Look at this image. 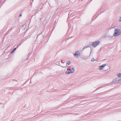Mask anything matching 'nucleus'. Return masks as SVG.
Segmentation results:
<instances>
[{
	"mask_svg": "<svg viewBox=\"0 0 121 121\" xmlns=\"http://www.w3.org/2000/svg\"><path fill=\"white\" fill-rule=\"evenodd\" d=\"M66 73L67 74H69L70 73H71L70 69H67L66 71Z\"/></svg>",
	"mask_w": 121,
	"mask_h": 121,
	"instance_id": "nucleus-6",
	"label": "nucleus"
},
{
	"mask_svg": "<svg viewBox=\"0 0 121 121\" xmlns=\"http://www.w3.org/2000/svg\"><path fill=\"white\" fill-rule=\"evenodd\" d=\"M94 59H93L91 61H94Z\"/></svg>",
	"mask_w": 121,
	"mask_h": 121,
	"instance_id": "nucleus-12",
	"label": "nucleus"
},
{
	"mask_svg": "<svg viewBox=\"0 0 121 121\" xmlns=\"http://www.w3.org/2000/svg\"><path fill=\"white\" fill-rule=\"evenodd\" d=\"M121 81V78L120 79H118V78H116L113 79L112 82H118L119 81Z\"/></svg>",
	"mask_w": 121,
	"mask_h": 121,
	"instance_id": "nucleus-3",
	"label": "nucleus"
},
{
	"mask_svg": "<svg viewBox=\"0 0 121 121\" xmlns=\"http://www.w3.org/2000/svg\"><path fill=\"white\" fill-rule=\"evenodd\" d=\"M70 64V61H69L67 62V64L68 65H69Z\"/></svg>",
	"mask_w": 121,
	"mask_h": 121,
	"instance_id": "nucleus-9",
	"label": "nucleus"
},
{
	"mask_svg": "<svg viewBox=\"0 0 121 121\" xmlns=\"http://www.w3.org/2000/svg\"><path fill=\"white\" fill-rule=\"evenodd\" d=\"M22 16V14H21L20 15V17H21V16Z\"/></svg>",
	"mask_w": 121,
	"mask_h": 121,
	"instance_id": "nucleus-13",
	"label": "nucleus"
},
{
	"mask_svg": "<svg viewBox=\"0 0 121 121\" xmlns=\"http://www.w3.org/2000/svg\"><path fill=\"white\" fill-rule=\"evenodd\" d=\"M121 19L119 21H121Z\"/></svg>",
	"mask_w": 121,
	"mask_h": 121,
	"instance_id": "nucleus-14",
	"label": "nucleus"
},
{
	"mask_svg": "<svg viewBox=\"0 0 121 121\" xmlns=\"http://www.w3.org/2000/svg\"><path fill=\"white\" fill-rule=\"evenodd\" d=\"M120 30L117 29H116L115 30V32L114 35L116 36L119 35L120 34Z\"/></svg>",
	"mask_w": 121,
	"mask_h": 121,
	"instance_id": "nucleus-1",
	"label": "nucleus"
},
{
	"mask_svg": "<svg viewBox=\"0 0 121 121\" xmlns=\"http://www.w3.org/2000/svg\"><path fill=\"white\" fill-rule=\"evenodd\" d=\"M117 76H118L119 77H121V73H119V74H118L117 75Z\"/></svg>",
	"mask_w": 121,
	"mask_h": 121,
	"instance_id": "nucleus-8",
	"label": "nucleus"
},
{
	"mask_svg": "<svg viewBox=\"0 0 121 121\" xmlns=\"http://www.w3.org/2000/svg\"><path fill=\"white\" fill-rule=\"evenodd\" d=\"M99 41H95L92 44V45L94 47H95L99 44Z\"/></svg>",
	"mask_w": 121,
	"mask_h": 121,
	"instance_id": "nucleus-2",
	"label": "nucleus"
},
{
	"mask_svg": "<svg viewBox=\"0 0 121 121\" xmlns=\"http://www.w3.org/2000/svg\"><path fill=\"white\" fill-rule=\"evenodd\" d=\"M14 52V51L13 50V51L11 52L10 53L12 54V53H13Z\"/></svg>",
	"mask_w": 121,
	"mask_h": 121,
	"instance_id": "nucleus-10",
	"label": "nucleus"
},
{
	"mask_svg": "<svg viewBox=\"0 0 121 121\" xmlns=\"http://www.w3.org/2000/svg\"><path fill=\"white\" fill-rule=\"evenodd\" d=\"M71 73H73L74 71V70L73 68H72L71 69H70Z\"/></svg>",
	"mask_w": 121,
	"mask_h": 121,
	"instance_id": "nucleus-7",
	"label": "nucleus"
},
{
	"mask_svg": "<svg viewBox=\"0 0 121 121\" xmlns=\"http://www.w3.org/2000/svg\"><path fill=\"white\" fill-rule=\"evenodd\" d=\"M106 64H103L101 66L99 67V69L100 70H101L102 69H104V67L106 65Z\"/></svg>",
	"mask_w": 121,
	"mask_h": 121,
	"instance_id": "nucleus-4",
	"label": "nucleus"
},
{
	"mask_svg": "<svg viewBox=\"0 0 121 121\" xmlns=\"http://www.w3.org/2000/svg\"><path fill=\"white\" fill-rule=\"evenodd\" d=\"M16 48H15L13 50L15 51V50H16Z\"/></svg>",
	"mask_w": 121,
	"mask_h": 121,
	"instance_id": "nucleus-11",
	"label": "nucleus"
},
{
	"mask_svg": "<svg viewBox=\"0 0 121 121\" xmlns=\"http://www.w3.org/2000/svg\"><path fill=\"white\" fill-rule=\"evenodd\" d=\"M75 57H77L79 55V52L78 51L76 52L73 54Z\"/></svg>",
	"mask_w": 121,
	"mask_h": 121,
	"instance_id": "nucleus-5",
	"label": "nucleus"
}]
</instances>
